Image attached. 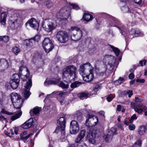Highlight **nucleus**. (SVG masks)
<instances>
[{
  "instance_id": "obj_1",
  "label": "nucleus",
  "mask_w": 147,
  "mask_h": 147,
  "mask_svg": "<svg viewBox=\"0 0 147 147\" xmlns=\"http://www.w3.org/2000/svg\"><path fill=\"white\" fill-rule=\"evenodd\" d=\"M109 27L115 26L117 27L120 30V33L124 35L125 38L129 37L132 38L135 36H143V34L138 30L132 29L130 32V36H127V34L125 33L127 29L125 26L121 24H119L117 21L114 20L112 23L109 25H107Z\"/></svg>"
},
{
  "instance_id": "obj_2",
  "label": "nucleus",
  "mask_w": 147,
  "mask_h": 147,
  "mask_svg": "<svg viewBox=\"0 0 147 147\" xmlns=\"http://www.w3.org/2000/svg\"><path fill=\"white\" fill-rule=\"evenodd\" d=\"M109 27L115 26L117 27L120 30V33L124 35L125 38L129 37L132 38L135 36H143V34L138 30L132 29L130 32V36H127V34L125 33L127 29L125 26L121 24H119L117 21L114 20L112 23L109 25H107Z\"/></svg>"
},
{
  "instance_id": "obj_3",
  "label": "nucleus",
  "mask_w": 147,
  "mask_h": 147,
  "mask_svg": "<svg viewBox=\"0 0 147 147\" xmlns=\"http://www.w3.org/2000/svg\"><path fill=\"white\" fill-rule=\"evenodd\" d=\"M76 68L75 66L69 65L64 69L63 75L65 78H71V82H73L76 77Z\"/></svg>"
},
{
  "instance_id": "obj_4",
  "label": "nucleus",
  "mask_w": 147,
  "mask_h": 147,
  "mask_svg": "<svg viewBox=\"0 0 147 147\" xmlns=\"http://www.w3.org/2000/svg\"><path fill=\"white\" fill-rule=\"evenodd\" d=\"M21 18L16 11H14L9 16L8 23L12 28L18 27L21 22Z\"/></svg>"
},
{
  "instance_id": "obj_5",
  "label": "nucleus",
  "mask_w": 147,
  "mask_h": 147,
  "mask_svg": "<svg viewBox=\"0 0 147 147\" xmlns=\"http://www.w3.org/2000/svg\"><path fill=\"white\" fill-rule=\"evenodd\" d=\"M69 8L65 7L61 9L57 13V16L58 18L60 16L67 17L68 18L70 15L69 10L72 7L74 9L78 10L79 9V7L78 5L73 3L70 4Z\"/></svg>"
},
{
  "instance_id": "obj_6",
  "label": "nucleus",
  "mask_w": 147,
  "mask_h": 147,
  "mask_svg": "<svg viewBox=\"0 0 147 147\" xmlns=\"http://www.w3.org/2000/svg\"><path fill=\"white\" fill-rule=\"evenodd\" d=\"M20 63L19 71L20 73L23 70L27 72L25 75H22L21 79L23 82H26V83H32V77L29 75V72L28 68L26 67L24 63L22 61H20Z\"/></svg>"
},
{
  "instance_id": "obj_7",
  "label": "nucleus",
  "mask_w": 147,
  "mask_h": 147,
  "mask_svg": "<svg viewBox=\"0 0 147 147\" xmlns=\"http://www.w3.org/2000/svg\"><path fill=\"white\" fill-rule=\"evenodd\" d=\"M11 100L14 107L19 109L22 106L24 100L20 97V95L17 93L13 92L11 94Z\"/></svg>"
},
{
  "instance_id": "obj_8",
  "label": "nucleus",
  "mask_w": 147,
  "mask_h": 147,
  "mask_svg": "<svg viewBox=\"0 0 147 147\" xmlns=\"http://www.w3.org/2000/svg\"><path fill=\"white\" fill-rule=\"evenodd\" d=\"M57 26L56 22L51 20H46L43 23L42 27L48 32H51L54 30Z\"/></svg>"
},
{
  "instance_id": "obj_9",
  "label": "nucleus",
  "mask_w": 147,
  "mask_h": 147,
  "mask_svg": "<svg viewBox=\"0 0 147 147\" xmlns=\"http://www.w3.org/2000/svg\"><path fill=\"white\" fill-rule=\"evenodd\" d=\"M103 62L105 63H107L106 65V68L109 70H111L112 69V67L114 64L115 59L114 57L108 55H105L103 56Z\"/></svg>"
},
{
  "instance_id": "obj_10",
  "label": "nucleus",
  "mask_w": 147,
  "mask_h": 147,
  "mask_svg": "<svg viewBox=\"0 0 147 147\" xmlns=\"http://www.w3.org/2000/svg\"><path fill=\"white\" fill-rule=\"evenodd\" d=\"M70 31H75V32L71 36V39L75 41H78L80 39L82 36V30L79 28L73 26L69 29Z\"/></svg>"
},
{
  "instance_id": "obj_11",
  "label": "nucleus",
  "mask_w": 147,
  "mask_h": 147,
  "mask_svg": "<svg viewBox=\"0 0 147 147\" xmlns=\"http://www.w3.org/2000/svg\"><path fill=\"white\" fill-rule=\"evenodd\" d=\"M58 41L61 43H65L69 39V35L65 31H60L58 32L56 35Z\"/></svg>"
},
{
  "instance_id": "obj_12",
  "label": "nucleus",
  "mask_w": 147,
  "mask_h": 147,
  "mask_svg": "<svg viewBox=\"0 0 147 147\" xmlns=\"http://www.w3.org/2000/svg\"><path fill=\"white\" fill-rule=\"evenodd\" d=\"M42 47L45 52L49 53L54 48V45L51 40L48 38H45L42 42Z\"/></svg>"
},
{
  "instance_id": "obj_13",
  "label": "nucleus",
  "mask_w": 147,
  "mask_h": 147,
  "mask_svg": "<svg viewBox=\"0 0 147 147\" xmlns=\"http://www.w3.org/2000/svg\"><path fill=\"white\" fill-rule=\"evenodd\" d=\"M117 129L115 127H112L109 130L107 134L104 136V138L105 141L107 142H110L112 141L113 136L114 135L117 134Z\"/></svg>"
},
{
  "instance_id": "obj_14",
  "label": "nucleus",
  "mask_w": 147,
  "mask_h": 147,
  "mask_svg": "<svg viewBox=\"0 0 147 147\" xmlns=\"http://www.w3.org/2000/svg\"><path fill=\"white\" fill-rule=\"evenodd\" d=\"M24 86V88L22 89V94L25 99L29 98L31 94L30 92V88L32 86V83H24L22 85Z\"/></svg>"
},
{
  "instance_id": "obj_15",
  "label": "nucleus",
  "mask_w": 147,
  "mask_h": 147,
  "mask_svg": "<svg viewBox=\"0 0 147 147\" xmlns=\"http://www.w3.org/2000/svg\"><path fill=\"white\" fill-rule=\"evenodd\" d=\"M79 129V125L78 122L73 120L70 123V131L71 134H75L78 133Z\"/></svg>"
},
{
  "instance_id": "obj_16",
  "label": "nucleus",
  "mask_w": 147,
  "mask_h": 147,
  "mask_svg": "<svg viewBox=\"0 0 147 147\" xmlns=\"http://www.w3.org/2000/svg\"><path fill=\"white\" fill-rule=\"evenodd\" d=\"M3 112L5 114L8 115H13L11 116V119L12 121H13L19 118L22 114V111L20 109L17 112L14 113L9 112L8 111L3 110Z\"/></svg>"
},
{
  "instance_id": "obj_17",
  "label": "nucleus",
  "mask_w": 147,
  "mask_h": 147,
  "mask_svg": "<svg viewBox=\"0 0 147 147\" xmlns=\"http://www.w3.org/2000/svg\"><path fill=\"white\" fill-rule=\"evenodd\" d=\"M10 64L7 60L2 59L0 60V72H3L7 69L9 67Z\"/></svg>"
},
{
  "instance_id": "obj_18",
  "label": "nucleus",
  "mask_w": 147,
  "mask_h": 147,
  "mask_svg": "<svg viewBox=\"0 0 147 147\" xmlns=\"http://www.w3.org/2000/svg\"><path fill=\"white\" fill-rule=\"evenodd\" d=\"M130 106L131 107L134 109L135 111L138 114L141 113L142 112V108L144 107L143 103L138 104L136 103L131 102L130 104Z\"/></svg>"
},
{
  "instance_id": "obj_19",
  "label": "nucleus",
  "mask_w": 147,
  "mask_h": 147,
  "mask_svg": "<svg viewBox=\"0 0 147 147\" xmlns=\"http://www.w3.org/2000/svg\"><path fill=\"white\" fill-rule=\"evenodd\" d=\"M26 25L29 24V25L34 29L38 30L39 26V24L37 20L34 18H31L26 23Z\"/></svg>"
},
{
  "instance_id": "obj_20",
  "label": "nucleus",
  "mask_w": 147,
  "mask_h": 147,
  "mask_svg": "<svg viewBox=\"0 0 147 147\" xmlns=\"http://www.w3.org/2000/svg\"><path fill=\"white\" fill-rule=\"evenodd\" d=\"M92 66L89 63H86L80 66L79 71L80 74L82 76V78L85 75L84 73L85 70L88 69L89 70L91 68H92Z\"/></svg>"
},
{
  "instance_id": "obj_21",
  "label": "nucleus",
  "mask_w": 147,
  "mask_h": 147,
  "mask_svg": "<svg viewBox=\"0 0 147 147\" xmlns=\"http://www.w3.org/2000/svg\"><path fill=\"white\" fill-rule=\"evenodd\" d=\"M65 116L63 115V116L61 117H60L57 121V123L58 125L59 126L61 129H62L63 132H64V130L65 129Z\"/></svg>"
},
{
  "instance_id": "obj_22",
  "label": "nucleus",
  "mask_w": 147,
  "mask_h": 147,
  "mask_svg": "<svg viewBox=\"0 0 147 147\" xmlns=\"http://www.w3.org/2000/svg\"><path fill=\"white\" fill-rule=\"evenodd\" d=\"M90 121L93 123V125L94 126L96 125L98 122V119L96 116L89 114L87 117V119L86 121L87 123L89 121Z\"/></svg>"
},
{
  "instance_id": "obj_23",
  "label": "nucleus",
  "mask_w": 147,
  "mask_h": 147,
  "mask_svg": "<svg viewBox=\"0 0 147 147\" xmlns=\"http://www.w3.org/2000/svg\"><path fill=\"white\" fill-rule=\"evenodd\" d=\"M90 74L83 77V80L86 82H90L93 79L94 76L93 72L94 69L92 67L89 70Z\"/></svg>"
},
{
  "instance_id": "obj_24",
  "label": "nucleus",
  "mask_w": 147,
  "mask_h": 147,
  "mask_svg": "<svg viewBox=\"0 0 147 147\" xmlns=\"http://www.w3.org/2000/svg\"><path fill=\"white\" fill-rule=\"evenodd\" d=\"M96 133L94 131H90L89 134L87 135V139L92 144H94L95 142Z\"/></svg>"
},
{
  "instance_id": "obj_25",
  "label": "nucleus",
  "mask_w": 147,
  "mask_h": 147,
  "mask_svg": "<svg viewBox=\"0 0 147 147\" xmlns=\"http://www.w3.org/2000/svg\"><path fill=\"white\" fill-rule=\"evenodd\" d=\"M9 13V12H4L1 13L0 15V23L4 26L5 24L6 19L8 14Z\"/></svg>"
},
{
  "instance_id": "obj_26",
  "label": "nucleus",
  "mask_w": 147,
  "mask_h": 147,
  "mask_svg": "<svg viewBox=\"0 0 147 147\" xmlns=\"http://www.w3.org/2000/svg\"><path fill=\"white\" fill-rule=\"evenodd\" d=\"M33 118L30 119L27 121L23 124L21 126V128L28 129L31 127L33 125Z\"/></svg>"
},
{
  "instance_id": "obj_27",
  "label": "nucleus",
  "mask_w": 147,
  "mask_h": 147,
  "mask_svg": "<svg viewBox=\"0 0 147 147\" xmlns=\"http://www.w3.org/2000/svg\"><path fill=\"white\" fill-rule=\"evenodd\" d=\"M65 92H63L62 91L55 92H53L51 94L47 95V96H57L58 99H61V97H63L66 94Z\"/></svg>"
},
{
  "instance_id": "obj_28",
  "label": "nucleus",
  "mask_w": 147,
  "mask_h": 147,
  "mask_svg": "<svg viewBox=\"0 0 147 147\" xmlns=\"http://www.w3.org/2000/svg\"><path fill=\"white\" fill-rule=\"evenodd\" d=\"M147 130L146 127L144 125H142L138 127L137 131L139 135L142 136L145 134Z\"/></svg>"
},
{
  "instance_id": "obj_29",
  "label": "nucleus",
  "mask_w": 147,
  "mask_h": 147,
  "mask_svg": "<svg viewBox=\"0 0 147 147\" xmlns=\"http://www.w3.org/2000/svg\"><path fill=\"white\" fill-rule=\"evenodd\" d=\"M20 78L17 74H14L11 77L10 83H19Z\"/></svg>"
},
{
  "instance_id": "obj_30",
  "label": "nucleus",
  "mask_w": 147,
  "mask_h": 147,
  "mask_svg": "<svg viewBox=\"0 0 147 147\" xmlns=\"http://www.w3.org/2000/svg\"><path fill=\"white\" fill-rule=\"evenodd\" d=\"M85 130H82L78 136L75 140V142L76 143L80 142L85 136Z\"/></svg>"
},
{
  "instance_id": "obj_31",
  "label": "nucleus",
  "mask_w": 147,
  "mask_h": 147,
  "mask_svg": "<svg viewBox=\"0 0 147 147\" xmlns=\"http://www.w3.org/2000/svg\"><path fill=\"white\" fill-rule=\"evenodd\" d=\"M93 18L92 15L88 13H86L84 14L82 20H83L84 21H86V22H88L91 21Z\"/></svg>"
},
{
  "instance_id": "obj_32",
  "label": "nucleus",
  "mask_w": 147,
  "mask_h": 147,
  "mask_svg": "<svg viewBox=\"0 0 147 147\" xmlns=\"http://www.w3.org/2000/svg\"><path fill=\"white\" fill-rule=\"evenodd\" d=\"M62 83V82H61V80L59 78H47L44 83Z\"/></svg>"
},
{
  "instance_id": "obj_33",
  "label": "nucleus",
  "mask_w": 147,
  "mask_h": 147,
  "mask_svg": "<svg viewBox=\"0 0 147 147\" xmlns=\"http://www.w3.org/2000/svg\"><path fill=\"white\" fill-rule=\"evenodd\" d=\"M26 46L28 47H32L34 43V40L32 38L26 40L25 41Z\"/></svg>"
},
{
  "instance_id": "obj_34",
  "label": "nucleus",
  "mask_w": 147,
  "mask_h": 147,
  "mask_svg": "<svg viewBox=\"0 0 147 147\" xmlns=\"http://www.w3.org/2000/svg\"><path fill=\"white\" fill-rule=\"evenodd\" d=\"M40 108L38 107H36L30 110V114L31 115L34 116V115L38 114L39 112Z\"/></svg>"
},
{
  "instance_id": "obj_35",
  "label": "nucleus",
  "mask_w": 147,
  "mask_h": 147,
  "mask_svg": "<svg viewBox=\"0 0 147 147\" xmlns=\"http://www.w3.org/2000/svg\"><path fill=\"white\" fill-rule=\"evenodd\" d=\"M12 52L16 55H17L20 52V50L17 46L13 47L11 49Z\"/></svg>"
},
{
  "instance_id": "obj_36",
  "label": "nucleus",
  "mask_w": 147,
  "mask_h": 147,
  "mask_svg": "<svg viewBox=\"0 0 147 147\" xmlns=\"http://www.w3.org/2000/svg\"><path fill=\"white\" fill-rule=\"evenodd\" d=\"M89 94V93L87 92H83L79 93L78 96L81 99H83L88 98Z\"/></svg>"
},
{
  "instance_id": "obj_37",
  "label": "nucleus",
  "mask_w": 147,
  "mask_h": 147,
  "mask_svg": "<svg viewBox=\"0 0 147 147\" xmlns=\"http://www.w3.org/2000/svg\"><path fill=\"white\" fill-rule=\"evenodd\" d=\"M110 47L113 50L116 56H117L119 55L120 51L117 48L111 45H109V48Z\"/></svg>"
},
{
  "instance_id": "obj_38",
  "label": "nucleus",
  "mask_w": 147,
  "mask_h": 147,
  "mask_svg": "<svg viewBox=\"0 0 147 147\" xmlns=\"http://www.w3.org/2000/svg\"><path fill=\"white\" fill-rule=\"evenodd\" d=\"M142 144L141 140H139L135 143L132 147H141Z\"/></svg>"
},
{
  "instance_id": "obj_39",
  "label": "nucleus",
  "mask_w": 147,
  "mask_h": 147,
  "mask_svg": "<svg viewBox=\"0 0 147 147\" xmlns=\"http://www.w3.org/2000/svg\"><path fill=\"white\" fill-rule=\"evenodd\" d=\"M33 135V134L31 133L29 134H28L26 136H23L22 134H21L20 136L21 138V139L24 141H26L31 136H32Z\"/></svg>"
},
{
  "instance_id": "obj_40",
  "label": "nucleus",
  "mask_w": 147,
  "mask_h": 147,
  "mask_svg": "<svg viewBox=\"0 0 147 147\" xmlns=\"http://www.w3.org/2000/svg\"><path fill=\"white\" fill-rule=\"evenodd\" d=\"M57 85L61 88L65 89L67 88L68 87V83H57Z\"/></svg>"
},
{
  "instance_id": "obj_41",
  "label": "nucleus",
  "mask_w": 147,
  "mask_h": 147,
  "mask_svg": "<svg viewBox=\"0 0 147 147\" xmlns=\"http://www.w3.org/2000/svg\"><path fill=\"white\" fill-rule=\"evenodd\" d=\"M121 9L124 12L126 13L130 12V11L128 7L126 5L121 7Z\"/></svg>"
},
{
  "instance_id": "obj_42",
  "label": "nucleus",
  "mask_w": 147,
  "mask_h": 147,
  "mask_svg": "<svg viewBox=\"0 0 147 147\" xmlns=\"http://www.w3.org/2000/svg\"><path fill=\"white\" fill-rule=\"evenodd\" d=\"M45 4L47 7L49 8H50L53 6V3L50 1H46L45 2Z\"/></svg>"
},
{
  "instance_id": "obj_43",
  "label": "nucleus",
  "mask_w": 147,
  "mask_h": 147,
  "mask_svg": "<svg viewBox=\"0 0 147 147\" xmlns=\"http://www.w3.org/2000/svg\"><path fill=\"white\" fill-rule=\"evenodd\" d=\"M68 18L67 17L66 18L65 17L64 18H61V22L62 25H64L68 22V20L67 19V18Z\"/></svg>"
},
{
  "instance_id": "obj_44",
  "label": "nucleus",
  "mask_w": 147,
  "mask_h": 147,
  "mask_svg": "<svg viewBox=\"0 0 147 147\" xmlns=\"http://www.w3.org/2000/svg\"><path fill=\"white\" fill-rule=\"evenodd\" d=\"M123 93V94L126 95L128 94V97L129 98L133 94V91L131 90H129L127 92H124Z\"/></svg>"
},
{
  "instance_id": "obj_45",
  "label": "nucleus",
  "mask_w": 147,
  "mask_h": 147,
  "mask_svg": "<svg viewBox=\"0 0 147 147\" xmlns=\"http://www.w3.org/2000/svg\"><path fill=\"white\" fill-rule=\"evenodd\" d=\"M143 101V99L142 98H139L138 97H136L135 98V102L136 104H140V103H142Z\"/></svg>"
},
{
  "instance_id": "obj_46",
  "label": "nucleus",
  "mask_w": 147,
  "mask_h": 147,
  "mask_svg": "<svg viewBox=\"0 0 147 147\" xmlns=\"http://www.w3.org/2000/svg\"><path fill=\"white\" fill-rule=\"evenodd\" d=\"M74 118L78 122L80 121L82 119V117L80 115V113L78 115H76Z\"/></svg>"
},
{
  "instance_id": "obj_47",
  "label": "nucleus",
  "mask_w": 147,
  "mask_h": 147,
  "mask_svg": "<svg viewBox=\"0 0 147 147\" xmlns=\"http://www.w3.org/2000/svg\"><path fill=\"white\" fill-rule=\"evenodd\" d=\"M115 97L114 95L111 94L109 95L107 98V99L108 102H110L111 101L113 98H114Z\"/></svg>"
},
{
  "instance_id": "obj_48",
  "label": "nucleus",
  "mask_w": 147,
  "mask_h": 147,
  "mask_svg": "<svg viewBox=\"0 0 147 147\" xmlns=\"http://www.w3.org/2000/svg\"><path fill=\"white\" fill-rule=\"evenodd\" d=\"M12 89H16L18 86L19 83H9Z\"/></svg>"
},
{
  "instance_id": "obj_49",
  "label": "nucleus",
  "mask_w": 147,
  "mask_h": 147,
  "mask_svg": "<svg viewBox=\"0 0 147 147\" xmlns=\"http://www.w3.org/2000/svg\"><path fill=\"white\" fill-rule=\"evenodd\" d=\"M137 117L135 114H134L131 117L129 120V121L131 123H132L134 120L137 119Z\"/></svg>"
},
{
  "instance_id": "obj_50",
  "label": "nucleus",
  "mask_w": 147,
  "mask_h": 147,
  "mask_svg": "<svg viewBox=\"0 0 147 147\" xmlns=\"http://www.w3.org/2000/svg\"><path fill=\"white\" fill-rule=\"evenodd\" d=\"M40 36L39 35H36L34 37L32 38L34 40L35 42V41H37V42L39 41L40 39Z\"/></svg>"
},
{
  "instance_id": "obj_51",
  "label": "nucleus",
  "mask_w": 147,
  "mask_h": 147,
  "mask_svg": "<svg viewBox=\"0 0 147 147\" xmlns=\"http://www.w3.org/2000/svg\"><path fill=\"white\" fill-rule=\"evenodd\" d=\"M80 83H71L70 85L71 87L72 88H74L78 87L80 85Z\"/></svg>"
},
{
  "instance_id": "obj_52",
  "label": "nucleus",
  "mask_w": 147,
  "mask_h": 147,
  "mask_svg": "<svg viewBox=\"0 0 147 147\" xmlns=\"http://www.w3.org/2000/svg\"><path fill=\"white\" fill-rule=\"evenodd\" d=\"M63 131L64 132H63V130L62 131H61V133H63V134L62 135L61 137V139L62 141H63L64 140H65L67 138V136L64 134L65 132L64 130Z\"/></svg>"
},
{
  "instance_id": "obj_53",
  "label": "nucleus",
  "mask_w": 147,
  "mask_h": 147,
  "mask_svg": "<svg viewBox=\"0 0 147 147\" xmlns=\"http://www.w3.org/2000/svg\"><path fill=\"white\" fill-rule=\"evenodd\" d=\"M9 40V37L6 36H3V40L5 42H7Z\"/></svg>"
},
{
  "instance_id": "obj_54",
  "label": "nucleus",
  "mask_w": 147,
  "mask_h": 147,
  "mask_svg": "<svg viewBox=\"0 0 147 147\" xmlns=\"http://www.w3.org/2000/svg\"><path fill=\"white\" fill-rule=\"evenodd\" d=\"M147 62V61L146 59H143L142 60L140 61L139 62V63L140 64L141 66H143L144 65H145Z\"/></svg>"
},
{
  "instance_id": "obj_55",
  "label": "nucleus",
  "mask_w": 147,
  "mask_h": 147,
  "mask_svg": "<svg viewBox=\"0 0 147 147\" xmlns=\"http://www.w3.org/2000/svg\"><path fill=\"white\" fill-rule=\"evenodd\" d=\"M129 128L131 130H133L135 129V126L133 124H131L129 126Z\"/></svg>"
},
{
  "instance_id": "obj_56",
  "label": "nucleus",
  "mask_w": 147,
  "mask_h": 147,
  "mask_svg": "<svg viewBox=\"0 0 147 147\" xmlns=\"http://www.w3.org/2000/svg\"><path fill=\"white\" fill-rule=\"evenodd\" d=\"M62 131V130L61 129V128L58 125V126L57 127L56 129L54 131V133H57L59 131Z\"/></svg>"
},
{
  "instance_id": "obj_57",
  "label": "nucleus",
  "mask_w": 147,
  "mask_h": 147,
  "mask_svg": "<svg viewBox=\"0 0 147 147\" xmlns=\"http://www.w3.org/2000/svg\"><path fill=\"white\" fill-rule=\"evenodd\" d=\"M21 126L16 127L14 128V132L16 134H17L18 133V132L21 129Z\"/></svg>"
},
{
  "instance_id": "obj_58",
  "label": "nucleus",
  "mask_w": 147,
  "mask_h": 147,
  "mask_svg": "<svg viewBox=\"0 0 147 147\" xmlns=\"http://www.w3.org/2000/svg\"><path fill=\"white\" fill-rule=\"evenodd\" d=\"M78 147H88L87 146L84 142L79 144Z\"/></svg>"
},
{
  "instance_id": "obj_59",
  "label": "nucleus",
  "mask_w": 147,
  "mask_h": 147,
  "mask_svg": "<svg viewBox=\"0 0 147 147\" xmlns=\"http://www.w3.org/2000/svg\"><path fill=\"white\" fill-rule=\"evenodd\" d=\"M125 79L124 78L122 77H119V79L116 80V81H118V82H125Z\"/></svg>"
},
{
  "instance_id": "obj_60",
  "label": "nucleus",
  "mask_w": 147,
  "mask_h": 147,
  "mask_svg": "<svg viewBox=\"0 0 147 147\" xmlns=\"http://www.w3.org/2000/svg\"><path fill=\"white\" fill-rule=\"evenodd\" d=\"M59 100L60 102V104L61 105L64 104L65 102V100L63 98H62L59 99Z\"/></svg>"
},
{
  "instance_id": "obj_61",
  "label": "nucleus",
  "mask_w": 147,
  "mask_h": 147,
  "mask_svg": "<svg viewBox=\"0 0 147 147\" xmlns=\"http://www.w3.org/2000/svg\"><path fill=\"white\" fill-rule=\"evenodd\" d=\"M100 86L99 85H97L96 86L94 89V92H96L100 88Z\"/></svg>"
},
{
  "instance_id": "obj_62",
  "label": "nucleus",
  "mask_w": 147,
  "mask_h": 147,
  "mask_svg": "<svg viewBox=\"0 0 147 147\" xmlns=\"http://www.w3.org/2000/svg\"><path fill=\"white\" fill-rule=\"evenodd\" d=\"M136 82L139 83H144L145 82L144 79H138L136 80Z\"/></svg>"
},
{
  "instance_id": "obj_63",
  "label": "nucleus",
  "mask_w": 147,
  "mask_h": 147,
  "mask_svg": "<svg viewBox=\"0 0 147 147\" xmlns=\"http://www.w3.org/2000/svg\"><path fill=\"white\" fill-rule=\"evenodd\" d=\"M134 75L133 73H130L129 76V78L130 79H133L134 78Z\"/></svg>"
},
{
  "instance_id": "obj_64",
  "label": "nucleus",
  "mask_w": 147,
  "mask_h": 147,
  "mask_svg": "<svg viewBox=\"0 0 147 147\" xmlns=\"http://www.w3.org/2000/svg\"><path fill=\"white\" fill-rule=\"evenodd\" d=\"M134 1L136 3L139 4L141 3L142 2V0H134Z\"/></svg>"
}]
</instances>
